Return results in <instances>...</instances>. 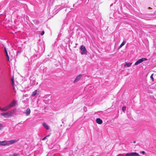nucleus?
Segmentation results:
<instances>
[{"mask_svg":"<svg viewBox=\"0 0 156 156\" xmlns=\"http://www.w3.org/2000/svg\"><path fill=\"white\" fill-rule=\"evenodd\" d=\"M81 51V53L82 55H84L87 54V51L85 47L83 45H81L80 48Z\"/></svg>","mask_w":156,"mask_h":156,"instance_id":"obj_1","label":"nucleus"},{"mask_svg":"<svg viewBox=\"0 0 156 156\" xmlns=\"http://www.w3.org/2000/svg\"><path fill=\"white\" fill-rule=\"evenodd\" d=\"M147 59L145 58H142L138 60L134 64V65L136 66L138 65L139 64L141 63L144 61H146Z\"/></svg>","mask_w":156,"mask_h":156,"instance_id":"obj_2","label":"nucleus"},{"mask_svg":"<svg viewBox=\"0 0 156 156\" xmlns=\"http://www.w3.org/2000/svg\"><path fill=\"white\" fill-rule=\"evenodd\" d=\"M16 103H17V101H16L15 100H13L11 102V103L8 105L9 107V108H12L13 107L15 106Z\"/></svg>","mask_w":156,"mask_h":156,"instance_id":"obj_3","label":"nucleus"},{"mask_svg":"<svg viewBox=\"0 0 156 156\" xmlns=\"http://www.w3.org/2000/svg\"><path fill=\"white\" fill-rule=\"evenodd\" d=\"M139 154L135 152L127 153L126 154V156H133L135 155H139Z\"/></svg>","mask_w":156,"mask_h":156,"instance_id":"obj_4","label":"nucleus"},{"mask_svg":"<svg viewBox=\"0 0 156 156\" xmlns=\"http://www.w3.org/2000/svg\"><path fill=\"white\" fill-rule=\"evenodd\" d=\"M1 115L2 116H4L6 118H8L9 116H11V114L9 112H7L6 113H1Z\"/></svg>","mask_w":156,"mask_h":156,"instance_id":"obj_5","label":"nucleus"},{"mask_svg":"<svg viewBox=\"0 0 156 156\" xmlns=\"http://www.w3.org/2000/svg\"><path fill=\"white\" fill-rule=\"evenodd\" d=\"M82 74H80L78 76H77V77L75 78V80H74L73 82L76 83L80 79V78L82 77Z\"/></svg>","mask_w":156,"mask_h":156,"instance_id":"obj_6","label":"nucleus"},{"mask_svg":"<svg viewBox=\"0 0 156 156\" xmlns=\"http://www.w3.org/2000/svg\"><path fill=\"white\" fill-rule=\"evenodd\" d=\"M18 140H11L9 141H7L8 145H9L15 143L17 142Z\"/></svg>","mask_w":156,"mask_h":156,"instance_id":"obj_7","label":"nucleus"},{"mask_svg":"<svg viewBox=\"0 0 156 156\" xmlns=\"http://www.w3.org/2000/svg\"><path fill=\"white\" fill-rule=\"evenodd\" d=\"M9 109H10V108H9V107L8 105L6 106L3 108L0 107V110L2 111H7Z\"/></svg>","mask_w":156,"mask_h":156,"instance_id":"obj_8","label":"nucleus"},{"mask_svg":"<svg viewBox=\"0 0 156 156\" xmlns=\"http://www.w3.org/2000/svg\"><path fill=\"white\" fill-rule=\"evenodd\" d=\"M8 145V141L6 140H4L0 142V146H5Z\"/></svg>","mask_w":156,"mask_h":156,"instance_id":"obj_9","label":"nucleus"},{"mask_svg":"<svg viewBox=\"0 0 156 156\" xmlns=\"http://www.w3.org/2000/svg\"><path fill=\"white\" fill-rule=\"evenodd\" d=\"M4 52L5 53V55L6 57V58H7V60L8 61H9V56L8 54L7 51L6 50V48L5 47H4Z\"/></svg>","mask_w":156,"mask_h":156,"instance_id":"obj_10","label":"nucleus"},{"mask_svg":"<svg viewBox=\"0 0 156 156\" xmlns=\"http://www.w3.org/2000/svg\"><path fill=\"white\" fill-rule=\"evenodd\" d=\"M30 113V110L29 108H28L26 110V112H24L27 115H29Z\"/></svg>","mask_w":156,"mask_h":156,"instance_id":"obj_11","label":"nucleus"},{"mask_svg":"<svg viewBox=\"0 0 156 156\" xmlns=\"http://www.w3.org/2000/svg\"><path fill=\"white\" fill-rule=\"evenodd\" d=\"M96 122L98 124H101L103 122L100 118H97L96 119Z\"/></svg>","mask_w":156,"mask_h":156,"instance_id":"obj_12","label":"nucleus"},{"mask_svg":"<svg viewBox=\"0 0 156 156\" xmlns=\"http://www.w3.org/2000/svg\"><path fill=\"white\" fill-rule=\"evenodd\" d=\"M43 125L44 127L47 129H49V127L48 125L45 123H44L43 124Z\"/></svg>","mask_w":156,"mask_h":156,"instance_id":"obj_13","label":"nucleus"},{"mask_svg":"<svg viewBox=\"0 0 156 156\" xmlns=\"http://www.w3.org/2000/svg\"><path fill=\"white\" fill-rule=\"evenodd\" d=\"M132 64V63L131 62H129V63H126L125 64V67H129Z\"/></svg>","mask_w":156,"mask_h":156,"instance_id":"obj_14","label":"nucleus"},{"mask_svg":"<svg viewBox=\"0 0 156 156\" xmlns=\"http://www.w3.org/2000/svg\"><path fill=\"white\" fill-rule=\"evenodd\" d=\"M126 41H123L120 45V46H119V48H120L122 47L126 43Z\"/></svg>","mask_w":156,"mask_h":156,"instance_id":"obj_15","label":"nucleus"},{"mask_svg":"<svg viewBox=\"0 0 156 156\" xmlns=\"http://www.w3.org/2000/svg\"><path fill=\"white\" fill-rule=\"evenodd\" d=\"M37 93V90H34V91L33 92V93H32V94H31V95L32 96H34Z\"/></svg>","mask_w":156,"mask_h":156,"instance_id":"obj_16","label":"nucleus"},{"mask_svg":"<svg viewBox=\"0 0 156 156\" xmlns=\"http://www.w3.org/2000/svg\"><path fill=\"white\" fill-rule=\"evenodd\" d=\"M11 81H12V85L13 86V89H14V78H12L11 79Z\"/></svg>","mask_w":156,"mask_h":156,"instance_id":"obj_17","label":"nucleus"},{"mask_svg":"<svg viewBox=\"0 0 156 156\" xmlns=\"http://www.w3.org/2000/svg\"><path fill=\"white\" fill-rule=\"evenodd\" d=\"M126 110V107H123L122 108V110L123 111H125Z\"/></svg>","mask_w":156,"mask_h":156,"instance_id":"obj_18","label":"nucleus"},{"mask_svg":"<svg viewBox=\"0 0 156 156\" xmlns=\"http://www.w3.org/2000/svg\"><path fill=\"white\" fill-rule=\"evenodd\" d=\"M153 74H152L151 76H150V78H151L152 80V81H154V78L153 77Z\"/></svg>","mask_w":156,"mask_h":156,"instance_id":"obj_19","label":"nucleus"},{"mask_svg":"<svg viewBox=\"0 0 156 156\" xmlns=\"http://www.w3.org/2000/svg\"><path fill=\"white\" fill-rule=\"evenodd\" d=\"M3 127V126L2 124L0 123V130H1Z\"/></svg>","mask_w":156,"mask_h":156,"instance_id":"obj_20","label":"nucleus"},{"mask_svg":"<svg viewBox=\"0 0 156 156\" xmlns=\"http://www.w3.org/2000/svg\"><path fill=\"white\" fill-rule=\"evenodd\" d=\"M44 31H43L41 32V35L42 36L44 34Z\"/></svg>","mask_w":156,"mask_h":156,"instance_id":"obj_21","label":"nucleus"},{"mask_svg":"<svg viewBox=\"0 0 156 156\" xmlns=\"http://www.w3.org/2000/svg\"><path fill=\"white\" fill-rule=\"evenodd\" d=\"M19 154H14L12 156H19Z\"/></svg>","mask_w":156,"mask_h":156,"instance_id":"obj_22","label":"nucleus"},{"mask_svg":"<svg viewBox=\"0 0 156 156\" xmlns=\"http://www.w3.org/2000/svg\"><path fill=\"white\" fill-rule=\"evenodd\" d=\"M140 152L141 153H142L143 154H144L145 153V151H141Z\"/></svg>","mask_w":156,"mask_h":156,"instance_id":"obj_23","label":"nucleus"},{"mask_svg":"<svg viewBox=\"0 0 156 156\" xmlns=\"http://www.w3.org/2000/svg\"><path fill=\"white\" fill-rule=\"evenodd\" d=\"M46 136L44 137L43 139H42V140H44L46 138Z\"/></svg>","mask_w":156,"mask_h":156,"instance_id":"obj_24","label":"nucleus"},{"mask_svg":"<svg viewBox=\"0 0 156 156\" xmlns=\"http://www.w3.org/2000/svg\"><path fill=\"white\" fill-rule=\"evenodd\" d=\"M49 136H50V135H48L46 136V137H48Z\"/></svg>","mask_w":156,"mask_h":156,"instance_id":"obj_25","label":"nucleus"},{"mask_svg":"<svg viewBox=\"0 0 156 156\" xmlns=\"http://www.w3.org/2000/svg\"><path fill=\"white\" fill-rule=\"evenodd\" d=\"M136 141H133V143H136Z\"/></svg>","mask_w":156,"mask_h":156,"instance_id":"obj_26","label":"nucleus"},{"mask_svg":"<svg viewBox=\"0 0 156 156\" xmlns=\"http://www.w3.org/2000/svg\"><path fill=\"white\" fill-rule=\"evenodd\" d=\"M112 4L111 5V6H112Z\"/></svg>","mask_w":156,"mask_h":156,"instance_id":"obj_27","label":"nucleus"}]
</instances>
